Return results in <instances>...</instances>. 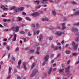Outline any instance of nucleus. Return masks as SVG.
I'll return each instance as SVG.
<instances>
[{"label":"nucleus","mask_w":79,"mask_h":79,"mask_svg":"<svg viewBox=\"0 0 79 79\" xmlns=\"http://www.w3.org/2000/svg\"><path fill=\"white\" fill-rule=\"evenodd\" d=\"M62 34L63 32L61 31H57L56 33V35H59V36H61V35Z\"/></svg>","instance_id":"423d86ee"},{"label":"nucleus","mask_w":79,"mask_h":79,"mask_svg":"<svg viewBox=\"0 0 79 79\" xmlns=\"http://www.w3.org/2000/svg\"><path fill=\"white\" fill-rule=\"evenodd\" d=\"M21 64V60H19L18 63V65H20Z\"/></svg>","instance_id":"f704fd0d"},{"label":"nucleus","mask_w":79,"mask_h":79,"mask_svg":"<svg viewBox=\"0 0 79 79\" xmlns=\"http://www.w3.org/2000/svg\"><path fill=\"white\" fill-rule=\"evenodd\" d=\"M15 27H13L9 30V31H11V30H13V31H14V32H15Z\"/></svg>","instance_id":"dca6fc26"},{"label":"nucleus","mask_w":79,"mask_h":79,"mask_svg":"<svg viewBox=\"0 0 79 79\" xmlns=\"http://www.w3.org/2000/svg\"><path fill=\"white\" fill-rule=\"evenodd\" d=\"M71 61V60L70 59L68 61V62H67V64H69V63H70V61Z\"/></svg>","instance_id":"864d4df0"},{"label":"nucleus","mask_w":79,"mask_h":79,"mask_svg":"<svg viewBox=\"0 0 79 79\" xmlns=\"http://www.w3.org/2000/svg\"><path fill=\"white\" fill-rule=\"evenodd\" d=\"M17 79H21V77H20L19 76H18L17 77Z\"/></svg>","instance_id":"e2e57ef3"},{"label":"nucleus","mask_w":79,"mask_h":79,"mask_svg":"<svg viewBox=\"0 0 79 79\" xmlns=\"http://www.w3.org/2000/svg\"><path fill=\"white\" fill-rule=\"evenodd\" d=\"M69 44H67L65 45V47H68V46H69Z\"/></svg>","instance_id":"4d7b16f0"},{"label":"nucleus","mask_w":79,"mask_h":79,"mask_svg":"<svg viewBox=\"0 0 79 79\" xmlns=\"http://www.w3.org/2000/svg\"><path fill=\"white\" fill-rule=\"evenodd\" d=\"M17 37V36H16V34H15L14 37V39H13V41H14V42H15V41H16Z\"/></svg>","instance_id":"4468645a"},{"label":"nucleus","mask_w":79,"mask_h":79,"mask_svg":"<svg viewBox=\"0 0 79 79\" xmlns=\"http://www.w3.org/2000/svg\"><path fill=\"white\" fill-rule=\"evenodd\" d=\"M5 7V6L4 5H2L1 6V8H2V9H3V8H4Z\"/></svg>","instance_id":"49530a36"},{"label":"nucleus","mask_w":79,"mask_h":79,"mask_svg":"<svg viewBox=\"0 0 79 79\" xmlns=\"http://www.w3.org/2000/svg\"><path fill=\"white\" fill-rule=\"evenodd\" d=\"M58 48V46H55L54 47V49L55 50H57Z\"/></svg>","instance_id":"bb28decb"},{"label":"nucleus","mask_w":79,"mask_h":79,"mask_svg":"<svg viewBox=\"0 0 79 79\" xmlns=\"http://www.w3.org/2000/svg\"><path fill=\"white\" fill-rule=\"evenodd\" d=\"M70 68V66H67L65 68V72H66V75H68L69 73V69Z\"/></svg>","instance_id":"7ed1b4c3"},{"label":"nucleus","mask_w":79,"mask_h":79,"mask_svg":"<svg viewBox=\"0 0 79 79\" xmlns=\"http://www.w3.org/2000/svg\"><path fill=\"white\" fill-rule=\"evenodd\" d=\"M52 14L54 15V16H56V12L55 11V10H53L52 11Z\"/></svg>","instance_id":"ddd939ff"},{"label":"nucleus","mask_w":79,"mask_h":79,"mask_svg":"<svg viewBox=\"0 0 79 79\" xmlns=\"http://www.w3.org/2000/svg\"><path fill=\"white\" fill-rule=\"evenodd\" d=\"M8 29H5L4 30V31H8Z\"/></svg>","instance_id":"774afa93"},{"label":"nucleus","mask_w":79,"mask_h":79,"mask_svg":"<svg viewBox=\"0 0 79 79\" xmlns=\"http://www.w3.org/2000/svg\"><path fill=\"white\" fill-rule=\"evenodd\" d=\"M26 62H24L23 63V65L22 66V68H24L26 70V69H27V68L26 67Z\"/></svg>","instance_id":"1a4fd4ad"},{"label":"nucleus","mask_w":79,"mask_h":79,"mask_svg":"<svg viewBox=\"0 0 79 79\" xmlns=\"http://www.w3.org/2000/svg\"><path fill=\"white\" fill-rule=\"evenodd\" d=\"M19 11H23L24 10V8L23 7H20V8H19Z\"/></svg>","instance_id":"f8f14e48"},{"label":"nucleus","mask_w":79,"mask_h":79,"mask_svg":"<svg viewBox=\"0 0 79 79\" xmlns=\"http://www.w3.org/2000/svg\"><path fill=\"white\" fill-rule=\"evenodd\" d=\"M3 10H4V11H8V9L4 7L3 9Z\"/></svg>","instance_id":"393cba45"},{"label":"nucleus","mask_w":79,"mask_h":79,"mask_svg":"<svg viewBox=\"0 0 79 79\" xmlns=\"http://www.w3.org/2000/svg\"><path fill=\"white\" fill-rule=\"evenodd\" d=\"M43 39V36H42V35L41 34L40 35V37L39 38V41L40 42H41L42 40V39Z\"/></svg>","instance_id":"6e6552de"},{"label":"nucleus","mask_w":79,"mask_h":79,"mask_svg":"<svg viewBox=\"0 0 79 79\" xmlns=\"http://www.w3.org/2000/svg\"><path fill=\"white\" fill-rule=\"evenodd\" d=\"M52 69H52V67L49 70L48 72V74H50L51 73V72H52Z\"/></svg>","instance_id":"412c9836"},{"label":"nucleus","mask_w":79,"mask_h":79,"mask_svg":"<svg viewBox=\"0 0 79 79\" xmlns=\"http://www.w3.org/2000/svg\"><path fill=\"white\" fill-rule=\"evenodd\" d=\"M37 72H38V70L37 69H35L33 70L31 75V77H34L35 75H36V74L37 73Z\"/></svg>","instance_id":"f03ea898"},{"label":"nucleus","mask_w":79,"mask_h":79,"mask_svg":"<svg viewBox=\"0 0 79 79\" xmlns=\"http://www.w3.org/2000/svg\"><path fill=\"white\" fill-rule=\"evenodd\" d=\"M12 60L13 61H15V57L12 56Z\"/></svg>","instance_id":"e433bc0d"},{"label":"nucleus","mask_w":79,"mask_h":79,"mask_svg":"<svg viewBox=\"0 0 79 79\" xmlns=\"http://www.w3.org/2000/svg\"><path fill=\"white\" fill-rule=\"evenodd\" d=\"M19 32L20 34H24L25 33V32H24V31H20Z\"/></svg>","instance_id":"c756f323"},{"label":"nucleus","mask_w":79,"mask_h":79,"mask_svg":"<svg viewBox=\"0 0 79 79\" xmlns=\"http://www.w3.org/2000/svg\"><path fill=\"white\" fill-rule=\"evenodd\" d=\"M35 26L36 27H37V28L39 27V26H40L39 24L38 23H37L36 24Z\"/></svg>","instance_id":"473e14b6"},{"label":"nucleus","mask_w":79,"mask_h":79,"mask_svg":"<svg viewBox=\"0 0 79 79\" xmlns=\"http://www.w3.org/2000/svg\"><path fill=\"white\" fill-rule=\"evenodd\" d=\"M34 3H36V4H39L40 3V1H34Z\"/></svg>","instance_id":"5701e85b"},{"label":"nucleus","mask_w":79,"mask_h":79,"mask_svg":"<svg viewBox=\"0 0 79 79\" xmlns=\"http://www.w3.org/2000/svg\"><path fill=\"white\" fill-rule=\"evenodd\" d=\"M71 30L73 32H77L78 31V30L77 28H75V27H73L72 29Z\"/></svg>","instance_id":"0eeeda50"},{"label":"nucleus","mask_w":79,"mask_h":79,"mask_svg":"<svg viewBox=\"0 0 79 79\" xmlns=\"http://www.w3.org/2000/svg\"><path fill=\"white\" fill-rule=\"evenodd\" d=\"M37 8H40V7H41V6H37Z\"/></svg>","instance_id":"bf43d9fd"},{"label":"nucleus","mask_w":79,"mask_h":79,"mask_svg":"<svg viewBox=\"0 0 79 79\" xmlns=\"http://www.w3.org/2000/svg\"><path fill=\"white\" fill-rule=\"evenodd\" d=\"M71 3L72 4H73V5H75V4L76 3V2L74 1H72Z\"/></svg>","instance_id":"7c9ffc66"},{"label":"nucleus","mask_w":79,"mask_h":79,"mask_svg":"<svg viewBox=\"0 0 79 79\" xmlns=\"http://www.w3.org/2000/svg\"><path fill=\"white\" fill-rule=\"evenodd\" d=\"M74 24H75V25H76V26H79V22H78L77 23H75Z\"/></svg>","instance_id":"58836bf2"},{"label":"nucleus","mask_w":79,"mask_h":79,"mask_svg":"<svg viewBox=\"0 0 79 79\" xmlns=\"http://www.w3.org/2000/svg\"><path fill=\"white\" fill-rule=\"evenodd\" d=\"M15 32H19V27H16L15 28Z\"/></svg>","instance_id":"9b49d317"},{"label":"nucleus","mask_w":79,"mask_h":79,"mask_svg":"<svg viewBox=\"0 0 79 79\" xmlns=\"http://www.w3.org/2000/svg\"><path fill=\"white\" fill-rule=\"evenodd\" d=\"M3 21L4 22H6V21H7V19H4L3 20Z\"/></svg>","instance_id":"a18cd8bd"},{"label":"nucleus","mask_w":79,"mask_h":79,"mask_svg":"<svg viewBox=\"0 0 79 79\" xmlns=\"http://www.w3.org/2000/svg\"><path fill=\"white\" fill-rule=\"evenodd\" d=\"M75 44H76V43L75 42H73L72 43L73 45L74 46L73 48L74 50H76V49L77 48V45H75Z\"/></svg>","instance_id":"20e7f679"},{"label":"nucleus","mask_w":79,"mask_h":79,"mask_svg":"<svg viewBox=\"0 0 79 79\" xmlns=\"http://www.w3.org/2000/svg\"><path fill=\"white\" fill-rule=\"evenodd\" d=\"M13 35H10V38L9 39V40H10L11 38H12V37H13Z\"/></svg>","instance_id":"c03bdc74"},{"label":"nucleus","mask_w":79,"mask_h":79,"mask_svg":"<svg viewBox=\"0 0 79 79\" xmlns=\"http://www.w3.org/2000/svg\"><path fill=\"white\" fill-rule=\"evenodd\" d=\"M75 40L77 42H78L79 41V37H77L75 38Z\"/></svg>","instance_id":"a211bd4d"},{"label":"nucleus","mask_w":79,"mask_h":79,"mask_svg":"<svg viewBox=\"0 0 79 79\" xmlns=\"http://www.w3.org/2000/svg\"><path fill=\"white\" fill-rule=\"evenodd\" d=\"M29 47H28L25 48V50H29Z\"/></svg>","instance_id":"603ef678"},{"label":"nucleus","mask_w":79,"mask_h":79,"mask_svg":"<svg viewBox=\"0 0 79 79\" xmlns=\"http://www.w3.org/2000/svg\"><path fill=\"white\" fill-rule=\"evenodd\" d=\"M22 14L23 15H24V16H26V13L24 12H23Z\"/></svg>","instance_id":"5fc2aeb1"},{"label":"nucleus","mask_w":79,"mask_h":79,"mask_svg":"<svg viewBox=\"0 0 79 79\" xmlns=\"http://www.w3.org/2000/svg\"><path fill=\"white\" fill-rule=\"evenodd\" d=\"M16 52H18V51H19V48H16Z\"/></svg>","instance_id":"3c124183"},{"label":"nucleus","mask_w":79,"mask_h":79,"mask_svg":"<svg viewBox=\"0 0 79 79\" xmlns=\"http://www.w3.org/2000/svg\"><path fill=\"white\" fill-rule=\"evenodd\" d=\"M62 29H65V28H66V27H65V23H62Z\"/></svg>","instance_id":"aec40b11"},{"label":"nucleus","mask_w":79,"mask_h":79,"mask_svg":"<svg viewBox=\"0 0 79 79\" xmlns=\"http://www.w3.org/2000/svg\"><path fill=\"white\" fill-rule=\"evenodd\" d=\"M6 47H7V49H8V50L9 51L10 50V47L8 46H7Z\"/></svg>","instance_id":"8fccbe9b"},{"label":"nucleus","mask_w":79,"mask_h":79,"mask_svg":"<svg viewBox=\"0 0 79 79\" xmlns=\"http://www.w3.org/2000/svg\"><path fill=\"white\" fill-rule=\"evenodd\" d=\"M35 66V63H33L32 64V65L31 67V69H33V68Z\"/></svg>","instance_id":"b1692460"},{"label":"nucleus","mask_w":79,"mask_h":79,"mask_svg":"<svg viewBox=\"0 0 79 79\" xmlns=\"http://www.w3.org/2000/svg\"><path fill=\"white\" fill-rule=\"evenodd\" d=\"M75 15L76 16H77L79 15V10L78 11H76L74 13Z\"/></svg>","instance_id":"2eb2a0df"},{"label":"nucleus","mask_w":79,"mask_h":79,"mask_svg":"<svg viewBox=\"0 0 79 79\" xmlns=\"http://www.w3.org/2000/svg\"><path fill=\"white\" fill-rule=\"evenodd\" d=\"M37 51H38V52L40 51V47H37Z\"/></svg>","instance_id":"de8ad7c7"},{"label":"nucleus","mask_w":79,"mask_h":79,"mask_svg":"<svg viewBox=\"0 0 79 79\" xmlns=\"http://www.w3.org/2000/svg\"><path fill=\"white\" fill-rule=\"evenodd\" d=\"M26 19H27V20H28V21H31V19H30V18L29 17H27L26 18Z\"/></svg>","instance_id":"2f4dec72"},{"label":"nucleus","mask_w":79,"mask_h":79,"mask_svg":"<svg viewBox=\"0 0 79 79\" xmlns=\"http://www.w3.org/2000/svg\"><path fill=\"white\" fill-rule=\"evenodd\" d=\"M34 51L33 50H31L28 51L29 53H34Z\"/></svg>","instance_id":"6ab92c4d"},{"label":"nucleus","mask_w":79,"mask_h":79,"mask_svg":"<svg viewBox=\"0 0 79 79\" xmlns=\"http://www.w3.org/2000/svg\"><path fill=\"white\" fill-rule=\"evenodd\" d=\"M11 77V75H10L7 78V79H10Z\"/></svg>","instance_id":"72a5a7b5"},{"label":"nucleus","mask_w":79,"mask_h":79,"mask_svg":"<svg viewBox=\"0 0 79 79\" xmlns=\"http://www.w3.org/2000/svg\"><path fill=\"white\" fill-rule=\"evenodd\" d=\"M49 19L48 18L43 19H42V21H48Z\"/></svg>","instance_id":"9d476101"},{"label":"nucleus","mask_w":79,"mask_h":79,"mask_svg":"<svg viewBox=\"0 0 79 79\" xmlns=\"http://www.w3.org/2000/svg\"><path fill=\"white\" fill-rule=\"evenodd\" d=\"M12 68L11 67H9V74H10L11 73V71Z\"/></svg>","instance_id":"cd10ccee"},{"label":"nucleus","mask_w":79,"mask_h":79,"mask_svg":"<svg viewBox=\"0 0 79 79\" xmlns=\"http://www.w3.org/2000/svg\"><path fill=\"white\" fill-rule=\"evenodd\" d=\"M66 53L67 54H69V53H71V51H66Z\"/></svg>","instance_id":"a878e982"},{"label":"nucleus","mask_w":79,"mask_h":79,"mask_svg":"<svg viewBox=\"0 0 79 79\" xmlns=\"http://www.w3.org/2000/svg\"><path fill=\"white\" fill-rule=\"evenodd\" d=\"M28 35H29V36H31V34L30 33V32H28Z\"/></svg>","instance_id":"79ce46f5"},{"label":"nucleus","mask_w":79,"mask_h":79,"mask_svg":"<svg viewBox=\"0 0 79 79\" xmlns=\"http://www.w3.org/2000/svg\"><path fill=\"white\" fill-rule=\"evenodd\" d=\"M22 19L19 17H18L17 18V20L18 21H21Z\"/></svg>","instance_id":"f3484780"},{"label":"nucleus","mask_w":79,"mask_h":79,"mask_svg":"<svg viewBox=\"0 0 79 79\" xmlns=\"http://www.w3.org/2000/svg\"><path fill=\"white\" fill-rule=\"evenodd\" d=\"M39 32H40V31L39 30L38 31H36V33L37 34H39Z\"/></svg>","instance_id":"69168bd1"},{"label":"nucleus","mask_w":79,"mask_h":79,"mask_svg":"<svg viewBox=\"0 0 79 79\" xmlns=\"http://www.w3.org/2000/svg\"><path fill=\"white\" fill-rule=\"evenodd\" d=\"M15 8V6L12 7L11 8V10H13Z\"/></svg>","instance_id":"09e8293b"},{"label":"nucleus","mask_w":79,"mask_h":79,"mask_svg":"<svg viewBox=\"0 0 79 79\" xmlns=\"http://www.w3.org/2000/svg\"><path fill=\"white\" fill-rule=\"evenodd\" d=\"M47 10V8H45L44 10V11H46Z\"/></svg>","instance_id":"6e6d98bb"},{"label":"nucleus","mask_w":79,"mask_h":79,"mask_svg":"<svg viewBox=\"0 0 79 79\" xmlns=\"http://www.w3.org/2000/svg\"><path fill=\"white\" fill-rule=\"evenodd\" d=\"M4 26H8V24L7 23H4Z\"/></svg>","instance_id":"c9c22d12"},{"label":"nucleus","mask_w":79,"mask_h":79,"mask_svg":"<svg viewBox=\"0 0 79 79\" xmlns=\"http://www.w3.org/2000/svg\"><path fill=\"white\" fill-rule=\"evenodd\" d=\"M56 68H55L54 69H53V71H56Z\"/></svg>","instance_id":"338daca9"},{"label":"nucleus","mask_w":79,"mask_h":79,"mask_svg":"<svg viewBox=\"0 0 79 79\" xmlns=\"http://www.w3.org/2000/svg\"><path fill=\"white\" fill-rule=\"evenodd\" d=\"M73 56H76V55H77V53H73Z\"/></svg>","instance_id":"a19ab883"},{"label":"nucleus","mask_w":79,"mask_h":79,"mask_svg":"<svg viewBox=\"0 0 79 79\" xmlns=\"http://www.w3.org/2000/svg\"><path fill=\"white\" fill-rule=\"evenodd\" d=\"M63 71H64V69H61L59 70V72L60 73H62Z\"/></svg>","instance_id":"c85d7f7f"},{"label":"nucleus","mask_w":79,"mask_h":79,"mask_svg":"<svg viewBox=\"0 0 79 79\" xmlns=\"http://www.w3.org/2000/svg\"><path fill=\"white\" fill-rule=\"evenodd\" d=\"M35 53L36 54L37 53V54H40V52H39V51H37L36 52V53Z\"/></svg>","instance_id":"13d9d810"},{"label":"nucleus","mask_w":79,"mask_h":79,"mask_svg":"<svg viewBox=\"0 0 79 79\" xmlns=\"http://www.w3.org/2000/svg\"><path fill=\"white\" fill-rule=\"evenodd\" d=\"M19 8H16L14 10L15 12H19Z\"/></svg>","instance_id":"4be33fe9"},{"label":"nucleus","mask_w":79,"mask_h":79,"mask_svg":"<svg viewBox=\"0 0 79 79\" xmlns=\"http://www.w3.org/2000/svg\"><path fill=\"white\" fill-rule=\"evenodd\" d=\"M49 58V55H47L45 57H44V59L45 60V61H44L43 63V65L44 66L46 64V62H47V61L48 60V58Z\"/></svg>","instance_id":"f257e3e1"},{"label":"nucleus","mask_w":79,"mask_h":79,"mask_svg":"<svg viewBox=\"0 0 79 79\" xmlns=\"http://www.w3.org/2000/svg\"><path fill=\"white\" fill-rule=\"evenodd\" d=\"M52 39H53V36H51L49 38V40H52Z\"/></svg>","instance_id":"4c0bfd02"},{"label":"nucleus","mask_w":79,"mask_h":79,"mask_svg":"<svg viewBox=\"0 0 79 79\" xmlns=\"http://www.w3.org/2000/svg\"><path fill=\"white\" fill-rule=\"evenodd\" d=\"M34 35H35L36 34H37V32L35 31V30L34 31Z\"/></svg>","instance_id":"ea45409f"},{"label":"nucleus","mask_w":79,"mask_h":79,"mask_svg":"<svg viewBox=\"0 0 79 79\" xmlns=\"http://www.w3.org/2000/svg\"><path fill=\"white\" fill-rule=\"evenodd\" d=\"M18 68L20 69V65H18V66L17 67Z\"/></svg>","instance_id":"680f3d73"},{"label":"nucleus","mask_w":79,"mask_h":79,"mask_svg":"<svg viewBox=\"0 0 79 79\" xmlns=\"http://www.w3.org/2000/svg\"><path fill=\"white\" fill-rule=\"evenodd\" d=\"M48 0V1L50 2H53V0Z\"/></svg>","instance_id":"0e129e2a"},{"label":"nucleus","mask_w":79,"mask_h":79,"mask_svg":"<svg viewBox=\"0 0 79 79\" xmlns=\"http://www.w3.org/2000/svg\"><path fill=\"white\" fill-rule=\"evenodd\" d=\"M10 55H11V54H10H10L8 55V58H9V59H10Z\"/></svg>","instance_id":"052dcab7"},{"label":"nucleus","mask_w":79,"mask_h":79,"mask_svg":"<svg viewBox=\"0 0 79 79\" xmlns=\"http://www.w3.org/2000/svg\"><path fill=\"white\" fill-rule=\"evenodd\" d=\"M40 15V14L39 12H35L31 14L32 16L34 17L37 16H39Z\"/></svg>","instance_id":"39448f33"},{"label":"nucleus","mask_w":79,"mask_h":79,"mask_svg":"<svg viewBox=\"0 0 79 79\" xmlns=\"http://www.w3.org/2000/svg\"><path fill=\"white\" fill-rule=\"evenodd\" d=\"M74 15H75L74 14H72L71 15H70L69 16V17H73V16H74Z\"/></svg>","instance_id":"37998d69"}]
</instances>
